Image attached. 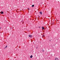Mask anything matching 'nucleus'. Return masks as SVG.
Wrapping results in <instances>:
<instances>
[{"label":"nucleus","mask_w":60,"mask_h":60,"mask_svg":"<svg viewBox=\"0 0 60 60\" xmlns=\"http://www.w3.org/2000/svg\"><path fill=\"white\" fill-rule=\"evenodd\" d=\"M39 18H40V16H39Z\"/></svg>","instance_id":"f8f14e48"},{"label":"nucleus","mask_w":60,"mask_h":60,"mask_svg":"<svg viewBox=\"0 0 60 60\" xmlns=\"http://www.w3.org/2000/svg\"><path fill=\"white\" fill-rule=\"evenodd\" d=\"M34 5H32V7H34Z\"/></svg>","instance_id":"6e6552de"},{"label":"nucleus","mask_w":60,"mask_h":60,"mask_svg":"<svg viewBox=\"0 0 60 60\" xmlns=\"http://www.w3.org/2000/svg\"><path fill=\"white\" fill-rule=\"evenodd\" d=\"M42 30H44L45 29V28L43 27H42Z\"/></svg>","instance_id":"7ed1b4c3"},{"label":"nucleus","mask_w":60,"mask_h":60,"mask_svg":"<svg viewBox=\"0 0 60 60\" xmlns=\"http://www.w3.org/2000/svg\"><path fill=\"white\" fill-rule=\"evenodd\" d=\"M33 57V56L32 55H31L30 56V58H32Z\"/></svg>","instance_id":"39448f33"},{"label":"nucleus","mask_w":60,"mask_h":60,"mask_svg":"<svg viewBox=\"0 0 60 60\" xmlns=\"http://www.w3.org/2000/svg\"><path fill=\"white\" fill-rule=\"evenodd\" d=\"M59 59L57 58H56L55 60H58Z\"/></svg>","instance_id":"f03ea898"},{"label":"nucleus","mask_w":60,"mask_h":60,"mask_svg":"<svg viewBox=\"0 0 60 60\" xmlns=\"http://www.w3.org/2000/svg\"><path fill=\"white\" fill-rule=\"evenodd\" d=\"M29 37H30V38H32V36L30 35H29Z\"/></svg>","instance_id":"f257e3e1"},{"label":"nucleus","mask_w":60,"mask_h":60,"mask_svg":"<svg viewBox=\"0 0 60 60\" xmlns=\"http://www.w3.org/2000/svg\"><path fill=\"white\" fill-rule=\"evenodd\" d=\"M40 14L42 15V13L41 12H40Z\"/></svg>","instance_id":"423d86ee"},{"label":"nucleus","mask_w":60,"mask_h":60,"mask_svg":"<svg viewBox=\"0 0 60 60\" xmlns=\"http://www.w3.org/2000/svg\"><path fill=\"white\" fill-rule=\"evenodd\" d=\"M0 13L1 14H3L4 13V12H3V11H1L0 12Z\"/></svg>","instance_id":"20e7f679"},{"label":"nucleus","mask_w":60,"mask_h":60,"mask_svg":"<svg viewBox=\"0 0 60 60\" xmlns=\"http://www.w3.org/2000/svg\"><path fill=\"white\" fill-rule=\"evenodd\" d=\"M44 37H45V35H43L42 36V37H43V38H44Z\"/></svg>","instance_id":"0eeeda50"},{"label":"nucleus","mask_w":60,"mask_h":60,"mask_svg":"<svg viewBox=\"0 0 60 60\" xmlns=\"http://www.w3.org/2000/svg\"><path fill=\"white\" fill-rule=\"evenodd\" d=\"M7 46H6L5 47V48H7Z\"/></svg>","instance_id":"1a4fd4ad"},{"label":"nucleus","mask_w":60,"mask_h":60,"mask_svg":"<svg viewBox=\"0 0 60 60\" xmlns=\"http://www.w3.org/2000/svg\"><path fill=\"white\" fill-rule=\"evenodd\" d=\"M28 10H29V8H28Z\"/></svg>","instance_id":"9d476101"},{"label":"nucleus","mask_w":60,"mask_h":60,"mask_svg":"<svg viewBox=\"0 0 60 60\" xmlns=\"http://www.w3.org/2000/svg\"><path fill=\"white\" fill-rule=\"evenodd\" d=\"M1 28L0 27V29H1Z\"/></svg>","instance_id":"ddd939ff"},{"label":"nucleus","mask_w":60,"mask_h":60,"mask_svg":"<svg viewBox=\"0 0 60 60\" xmlns=\"http://www.w3.org/2000/svg\"><path fill=\"white\" fill-rule=\"evenodd\" d=\"M39 27V28H41V27H40V26H39V27Z\"/></svg>","instance_id":"9b49d317"}]
</instances>
